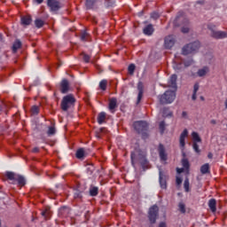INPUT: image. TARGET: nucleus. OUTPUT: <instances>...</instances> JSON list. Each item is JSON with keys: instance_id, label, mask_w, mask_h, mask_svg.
<instances>
[{"instance_id": "nucleus-60", "label": "nucleus", "mask_w": 227, "mask_h": 227, "mask_svg": "<svg viewBox=\"0 0 227 227\" xmlns=\"http://www.w3.org/2000/svg\"><path fill=\"white\" fill-rule=\"evenodd\" d=\"M210 123L213 124V125H215L216 124V121L215 120H211Z\"/></svg>"}, {"instance_id": "nucleus-53", "label": "nucleus", "mask_w": 227, "mask_h": 227, "mask_svg": "<svg viewBox=\"0 0 227 227\" xmlns=\"http://www.w3.org/2000/svg\"><path fill=\"white\" fill-rule=\"evenodd\" d=\"M177 174H182L185 171V168H176Z\"/></svg>"}, {"instance_id": "nucleus-41", "label": "nucleus", "mask_w": 227, "mask_h": 227, "mask_svg": "<svg viewBox=\"0 0 227 227\" xmlns=\"http://www.w3.org/2000/svg\"><path fill=\"white\" fill-rule=\"evenodd\" d=\"M88 37H89V34L87 31H83L82 34H81V40L82 42H87L88 41Z\"/></svg>"}, {"instance_id": "nucleus-44", "label": "nucleus", "mask_w": 227, "mask_h": 227, "mask_svg": "<svg viewBox=\"0 0 227 227\" xmlns=\"http://www.w3.org/2000/svg\"><path fill=\"white\" fill-rule=\"evenodd\" d=\"M192 149H193L194 153H200V149L199 147L198 143H196V142L192 143Z\"/></svg>"}, {"instance_id": "nucleus-6", "label": "nucleus", "mask_w": 227, "mask_h": 227, "mask_svg": "<svg viewBox=\"0 0 227 227\" xmlns=\"http://www.w3.org/2000/svg\"><path fill=\"white\" fill-rule=\"evenodd\" d=\"M207 29L210 30V35L212 38L220 40L227 38V32L224 31H215V26L209 24L207 25Z\"/></svg>"}, {"instance_id": "nucleus-59", "label": "nucleus", "mask_w": 227, "mask_h": 227, "mask_svg": "<svg viewBox=\"0 0 227 227\" xmlns=\"http://www.w3.org/2000/svg\"><path fill=\"white\" fill-rule=\"evenodd\" d=\"M207 158H208V159H212V158H213V153H209L207 154Z\"/></svg>"}, {"instance_id": "nucleus-42", "label": "nucleus", "mask_w": 227, "mask_h": 227, "mask_svg": "<svg viewBox=\"0 0 227 227\" xmlns=\"http://www.w3.org/2000/svg\"><path fill=\"white\" fill-rule=\"evenodd\" d=\"M136 66L134 64H129V67H128V73H129L130 75H133Z\"/></svg>"}, {"instance_id": "nucleus-4", "label": "nucleus", "mask_w": 227, "mask_h": 227, "mask_svg": "<svg viewBox=\"0 0 227 227\" xmlns=\"http://www.w3.org/2000/svg\"><path fill=\"white\" fill-rule=\"evenodd\" d=\"M76 99L73 94H68L63 97L61 101V110L63 112H67L70 108L74 107L75 105Z\"/></svg>"}, {"instance_id": "nucleus-22", "label": "nucleus", "mask_w": 227, "mask_h": 227, "mask_svg": "<svg viewBox=\"0 0 227 227\" xmlns=\"http://www.w3.org/2000/svg\"><path fill=\"white\" fill-rule=\"evenodd\" d=\"M200 90V84L198 82L194 83L193 85V90L192 95V100L195 101L197 99V92Z\"/></svg>"}, {"instance_id": "nucleus-11", "label": "nucleus", "mask_w": 227, "mask_h": 227, "mask_svg": "<svg viewBox=\"0 0 227 227\" xmlns=\"http://www.w3.org/2000/svg\"><path fill=\"white\" fill-rule=\"evenodd\" d=\"M158 153H160V160H161V161L168 160V153H166V149L162 144L158 145Z\"/></svg>"}, {"instance_id": "nucleus-40", "label": "nucleus", "mask_w": 227, "mask_h": 227, "mask_svg": "<svg viewBox=\"0 0 227 227\" xmlns=\"http://www.w3.org/2000/svg\"><path fill=\"white\" fill-rule=\"evenodd\" d=\"M94 170H95L94 165L89 164V165L87 166V174L92 175V174L94 173Z\"/></svg>"}, {"instance_id": "nucleus-61", "label": "nucleus", "mask_w": 227, "mask_h": 227, "mask_svg": "<svg viewBox=\"0 0 227 227\" xmlns=\"http://www.w3.org/2000/svg\"><path fill=\"white\" fill-rule=\"evenodd\" d=\"M224 106H225V109H227V98L224 101Z\"/></svg>"}, {"instance_id": "nucleus-51", "label": "nucleus", "mask_w": 227, "mask_h": 227, "mask_svg": "<svg viewBox=\"0 0 227 227\" xmlns=\"http://www.w3.org/2000/svg\"><path fill=\"white\" fill-rule=\"evenodd\" d=\"M48 215H49V209L48 208H46L45 210L42 211V215L43 217L47 218Z\"/></svg>"}, {"instance_id": "nucleus-54", "label": "nucleus", "mask_w": 227, "mask_h": 227, "mask_svg": "<svg viewBox=\"0 0 227 227\" xmlns=\"http://www.w3.org/2000/svg\"><path fill=\"white\" fill-rule=\"evenodd\" d=\"M158 227H168L166 222H160V224H158Z\"/></svg>"}, {"instance_id": "nucleus-3", "label": "nucleus", "mask_w": 227, "mask_h": 227, "mask_svg": "<svg viewBox=\"0 0 227 227\" xmlns=\"http://www.w3.org/2000/svg\"><path fill=\"white\" fill-rule=\"evenodd\" d=\"M176 98V90H167L165 93L158 96V100L161 105L172 104Z\"/></svg>"}, {"instance_id": "nucleus-28", "label": "nucleus", "mask_w": 227, "mask_h": 227, "mask_svg": "<svg viewBox=\"0 0 227 227\" xmlns=\"http://www.w3.org/2000/svg\"><path fill=\"white\" fill-rule=\"evenodd\" d=\"M56 132H57V129L55 128V124H53L52 126H50L48 128L47 135L49 137H51L55 136Z\"/></svg>"}, {"instance_id": "nucleus-32", "label": "nucleus", "mask_w": 227, "mask_h": 227, "mask_svg": "<svg viewBox=\"0 0 227 227\" xmlns=\"http://www.w3.org/2000/svg\"><path fill=\"white\" fill-rule=\"evenodd\" d=\"M90 194L91 197H96L98 195V186H91L90 190Z\"/></svg>"}, {"instance_id": "nucleus-50", "label": "nucleus", "mask_w": 227, "mask_h": 227, "mask_svg": "<svg viewBox=\"0 0 227 227\" xmlns=\"http://www.w3.org/2000/svg\"><path fill=\"white\" fill-rule=\"evenodd\" d=\"M182 183H183L182 177H179V176L176 177V184H177V185H181Z\"/></svg>"}, {"instance_id": "nucleus-43", "label": "nucleus", "mask_w": 227, "mask_h": 227, "mask_svg": "<svg viewBox=\"0 0 227 227\" xmlns=\"http://www.w3.org/2000/svg\"><path fill=\"white\" fill-rule=\"evenodd\" d=\"M179 212H181V214H185L186 212L185 205L184 202H179Z\"/></svg>"}, {"instance_id": "nucleus-12", "label": "nucleus", "mask_w": 227, "mask_h": 227, "mask_svg": "<svg viewBox=\"0 0 227 227\" xmlns=\"http://www.w3.org/2000/svg\"><path fill=\"white\" fill-rule=\"evenodd\" d=\"M116 108H118V101L116 98H112L109 99L108 109L112 114H115Z\"/></svg>"}, {"instance_id": "nucleus-20", "label": "nucleus", "mask_w": 227, "mask_h": 227, "mask_svg": "<svg viewBox=\"0 0 227 227\" xmlns=\"http://www.w3.org/2000/svg\"><path fill=\"white\" fill-rule=\"evenodd\" d=\"M83 192H84V191L83 190H81V189H79V188H76L75 190H74V198L75 199V200H82V197H83Z\"/></svg>"}, {"instance_id": "nucleus-64", "label": "nucleus", "mask_w": 227, "mask_h": 227, "mask_svg": "<svg viewBox=\"0 0 227 227\" xmlns=\"http://www.w3.org/2000/svg\"><path fill=\"white\" fill-rule=\"evenodd\" d=\"M3 40V35H2V34H0V41H2Z\"/></svg>"}, {"instance_id": "nucleus-19", "label": "nucleus", "mask_w": 227, "mask_h": 227, "mask_svg": "<svg viewBox=\"0 0 227 227\" xmlns=\"http://www.w3.org/2000/svg\"><path fill=\"white\" fill-rule=\"evenodd\" d=\"M181 165H183L184 171L189 172L191 168V163L187 158H183V160H181Z\"/></svg>"}, {"instance_id": "nucleus-58", "label": "nucleus", "mask_w": 227, "mask_h": 227, "mask_svg": "<svg viewBox=\"0 0 227 227\" xmlns=\"http://www.w3.org/2000/svg\"><path fill=\"white\" fill-rule=\"evenodd\" d=\"M65 210H67V207H62L60 208V213L62 214Z\"/></svg>"}, {"instance_id": "nucleus-15", "label": "nucleus", "mask_w": 227, "mask_h": 227, "mask_svg": "<svg viewBox=\"0 0 227 227\" xmlns=\"http://www.w3.org/2000/svg\"><path fill=\"white\" fill-rule=\"evenodd\" d=\"M155 29L153 26V24H149L145 26L143 29V33L145 36H152L154 33Z\"/></svg>"}, {"instance_id": "nucleus-23", "label": "nucleus", "mask_w": 227, "mask_h": 227, "mask_svg": "<svg viewBox=\"0 0 227 227\" xmlns=\"http://www.w3.org/2000/svg\"><path fill=\"white\" fill-rule=\"evenodd\" d=\"M31 22H32L31 16H23L21 18V24L25 27L29 26Z\"/></svg>"}, {"instance_id": "nucleus-45", "label": "nucleus", "mask_w": 227, "mask_h": 227, "mask_svg": "<svg viewBox=\"0 0 227 227\" xmlns=\"http://www.w3.org/2000/svg\"><path fill=\"white\" fill-rule=\"evenodd\" d=\"M181 15H182V12H179V14H177V16H176V20H174V25L176 26L177 22H179L183 20V17Z\"/></svg>"}, {"instance_id": "nucleus-8", "label": "nucleus", "mask_w": 227, "mask_h": 227, "mask_svg": "<svg viewBox=\"0 0 227 227\" xmlns=\"http://www.w3.org/2000/svg\"><path fill=\"white\" fill-rule=\"evenodd\" d=\"M70 91V82L67 79L64 78L60 82V92L62 94H67Z\"/></svg>"}, {"instance_id": "nucleus-29", "label": "nucleus", "mask_w": 227, "mask_h": 227, "mask_svg": "<svg viewBox=\"0 0 227 227\" xmlns=\"http://www.w3.org/2000/svg\"><path fill=\"white\" fill-rule=\"evenodd\" d=\"M15 182H18L19 185L21 186V187L25 186V184H26L25 177L22 176H20V175L17 176V177L15 179Z\"/></svg>"}, {"instance_id": "nucleus-9", "label": "nucleus", "mask_w": 227, "mask_h": 227, "mask_svg": "<svg viewBox=\"0 0 227 227\" xmlns=\"http://www.w3.org/2000/svg\"><path fill=\"white\" fill-rule=\"evenodd\" d=\"M176 43V39L174 35H168L165 38L164 46L167 50H171L175 43Z\"/></svg>"}, {"instance_id": "nucleus-17", "label": "nucleus", "mask_w": 227, "mask_h": 227, "mask_svg": "<svg viewBox=\"0 0 227 227\" xmlns=\"http://www.w3.org/2000/svg\"><path fill=\"white\" fill-rule=\"evenodd\" d=\"M207 206L212 213L216 212V200L215 199H210L207 202Z\"/></svg>"}, {"instance_id": "nucleus-14", "label": "nucleus", "mask_w": 227, "mask_h": 227, "mask_svg": "<svg viewBox=\"0 0 227 227\" xmlns=\"http://www.w3.org/2000/svg\"><path fill=\"white\" fill-rule=\"evenodd\" d=\"M177 75L176 74L170 75V79H168V88H172L175 90H177Z\"/></svg>"}, {"instance_id": "nucleus-16", "label": "nucleus", "mask_w": 227, "mask_h": 227, "mask_svg": "<svg viewBox=\"0 0 227 227\" xmlns=\"http://www.w3.org/2000/svg\"><path fill=\"white\" fill-rule=\"evenodd\" d=\"M160 186L161 189H167V178L161 170H160Z\"/></svg>"}, {"instance_id": "nucleus-26", "label": "nucleus", "mask_w": 227, "mask_h": 227, "mask_svg": "<svg viewBox=\"0 0 227 227\" xmlns=\"http://www.w3.org/2000/svg\"><path fill=\"white\" fill-rule=\"evenodd\" d=\"M148 160L146 159V157L142 156V158H140V166H142V168L144 170H145L148 168Z\"/></svg>"}, {"instance_id": "nucleus-24", "label": "nucleus", "mask_w": 227, "mask_h": 227, "mask_svg": "<svg viewBox=\"0 0 227 227\" xmlns=\"http://www.w3.org/2000/svg\"><path fill=\"white\" fill-rule=\"evenodd\" d=\"M106 119V112H101L99 113L98 116V122L99 125H102L105 123V121Z\"/></svg>"}, {"instance_id": "nucleus-27", "label": "nucleus", "mask_w": 227, "mask_h": 227, "mask_svg": "<svg viewBox=\"0 0 227 227\" xmlns=\"http://www.w3.org/2000/svg\"><path fill=\"white\" fill-rule=\"evenodd\" d=\"M22 46V43L20 40H16L13 43V46H12V52L13 53H16L18 51V50H20Z\"/></svg>"}, {"instance_id": "nucleus-30", "label": "nucleus", "mask_w": 227, "mask_h": 227, "mask_svg": "<svg viewBox=\"0 0 227 227\" xmlns=\"http://www.w3.org/2000/svg\"><path fill=\"white\" fill-rule=\"evenodd\" d=\"M184 68H185V66H184V63H175L174 64V70H176V72H177V73L183 71Z\"/></svg>"}, {"instance_id": "nucleus-34", "label": "nucleus", "mask_w": 227, "mask_h": 227, "mask_svg": "<svg viewBox=\"0 0 227 227\" xmlns=\"http://www.w3.org/2000/svg\"><path fill=\"white\" fill-rule=\"evenodd\" d=\"M6 177L11 180V181H16L17 176L15 175L14 172L12 171H7L6 172Z\"/></svg>"}, {"instance_id": "nucleus-52", "label": "nucleus", "mask_w": 227, "mask_h": 227, "mask_svg": "<svg viewBox=\"0 0 227 227\" xmlns=\"http://www.w3.org/2000/svg\"><path fill=\"white\" fill-rule=\"evenodd\" d=\"M181 32L183 34H188L189 33V27H183V28H181Z\"/></svg>"}, {"instance_id": "nucleus-49", "label": "nucleus", "mask_w": 227, "mask_h": 227, "mask_svg": "<svg viewBox=\"0 0 227 227\" xmlns=\"http://www.w3.org/2000/svg\"><path fill=\"white\" fill-rule=\"evenodd\" d=\"M159 18H160V14H159L158 12H153V13L151 14V19H153V20H159Z\"/></svg>"}, {"instance_id": "nucleus-56", "label": "nucleus", "mask_w": 227, "mask_h": 227, "mask_svg": "<svg viewBox=\"0 0 227 227\" xmlns=\"http://www.w3.org/2000/svg\"><path fill=\"white\" fill-rule=\"evenodd\" d=\"M182 116H183V118L187 119V116H188L187 112L183 111Z\"/></svg>"}, {"instance_id": "nucleus-62", "label": "nucleus", "mask_w": 227, "mask_h": 227, "mask_svg": "<svg viewBox=\"0 0 227 227\" xmlns=\"http://www.w3.org/2000/svg\"><path fill=\"white\" fill-rule=\"evenodd\" d=\"M200 99L201 101H205V98H204L203 96H200Z\"/></svg>"}, {"instance_id": "nucleus-18", "label": "nucleus", "mask_w": 227, "mask_h": 227, "mask_svg": "<svg viewBox=\"0 0 227 227\" xmlns=\"http://www.w3.org/2000/svg\"><path fill=\"white\" fill-rule=\"evenodd\" d=\"M207 73H209V67H203L202 68H200L197 71V75L199 77H204V76L207 75Z\"/></svg>"}, {"instance_id": "nucleus-25", "label": "nucleus", "mask_w": 227, "mask_h": 227, "mask_svg": "<svg viewBox=\"0 0 227 227\" xmlns=\"http://www.w3.org/2000/svg\"><path fill=\"white\" fill-rule=\"evenodd\" d=\"M192 138L193 140V143H201L202 139L200 137L199 133L196 131L192 132Z\"/></svg>"}, {"instance_id": "nucleus-37", "label": "nucleus", "mask_w": 227, "mask_h": 227, "mask_svg": "<svg viewBox=\"0 0 227 227\" xmlns=\"http://www.w3.org/2000/svg\"><path fill=\"white\" fill-rule=\"evenodd\" d=\"M184 192H191V189H190V181H189V178H188V177H186V178L184 179Z\"/></svg>"}, {"instance_id": "nucleus-5", "label": "nucleus", "mask_w": 227, "mask_h": 227, "mask_svg": "<svg viewBox=\"0 0 227 227\" xmlns=\"http://www.w3.org/2000/svg\"><path fill=\"white\" fill-rule=\"evenodd\" d=\"M160 208L158 205L154 204L149 207L147 211V219H149V223L155 224L159 218Z\"/></svg>"}, {"instance_id": "nucleus-36", "label": "nucleus", "mask_w": 227, "mask_h": 227, "mask_svg": "<svg viewBox=\"0 0 227 227\" xmlns=\"http://www.w3.org/2000/svg\"><path fill=\"white\" fill-rule=\"evenodd\" d=\"M35 27L40 29L44 26V21L41 19H36L35 21Z\"/></svg>"}, {"instance_id": "nucleus-55", "label": "nucleus", "mask_w": 227, "mask_h": 227, "mask_svg": "<svg viewBox=\"0 0 227 227\" xmlns=\"http://www.w3.org/2000/svg\"><path fill=\"white\" fill-rule=\"evenodd\" d=\"M32 152L34 153H38L40 152V149H39V147H35V148L32 149Z\"/></svg>"}, {"instance_id": "nucleus-47", "label": "nucleus", "mask_w": 227, "mask_h": 227, "mask_svg": "<svg viewBox=\"0 0 227 227\" xmlns=\"http://www.w3.org/2000/svg\"><path fill=\"white\" fill-rule=\"evenodd\" d=\"M193 64V59H190L184 62V67H190Z\"/></svg>"}, {"instance_id": "nucleus-39", "label": "nucleus", "mask_w": 227, "mask_h": 227, "mask_svg": "<svg viewBox=\"0 0 227 227\" xmlns=\"http://www.w3.org/2000/svg\"><path fill=\"white\" fill-rule=\"evenodd\" d=\"M166 130V122L164 121H160V133L164 134Z\"/></svg>"}, {"instance_id": "nucleus-10", "label": "nucleus", "mask_w": 227, "mask_h": 227, "mask_svg": "<svg viewBox=\"0 0 227 227\" xmlns=\"http://www.w3.org/2000/svg\"><path fill=\"white\" fill-rule=\"evenodd\" d=\"M188 129H184L183 132H181V135L179 136V147H181V150H184L185 148V138L188 137Z\"/></svg>"}, {"instance_id": "nucleus-1", "label": "nucleus", "mask_w": 227, "mask_h": 227, "mask_svg": "<svg viewBox=\"0 0 227 227\" xmlns=\"http://www.w3.org/2000/svg\"><path fill=\"white\" fill-rule=\"evenodd\" d=\"M133 129H135V131H137V133L142 135V139L145 140L148 138L149 125H148L147 121H137L133 122Z\"/></svg>"}, {"instance_id": "nucleus-21", "label": "nucleus", "mask_w": 227, "mask_h": 227, "mask_svg": "<svg viewBox=\"0 0 227 227\" xmlns=\"http://www.w3.org/2000/svg\"><path fill=\"white\" fill-rule=\"evenodd\" d=\"M200 173L202 175H206V174H208L210 172V166H209V163H205L203 165H201L200 167Z\"/></svg>"}, {"instance_id": "nucleus-38", "label": "nucleus", "mask_w": 227, "mask_h": 227, "mask_svg": "<svg viewBox=\"0 0 227 227\" xmlns=\"http://www.w3.org/2000/svg\"><path fill=\"white\" fill-rule=\"evenodd\" d=\"M31 113L33 115H38L40 113V108L38 106H33L31 108Z\"/></svg>"}, {"instance_id": "nucleus-2", "label": "nucleus", "mask_w": 227, "mask_h": 227, "mask_svg": "<svg viewBox=\"0 0 227 227\" xmlns=\"http://www.w3.org/2000/svg\"><path fill=\"white\" fill-rule=\"evenodd\" d=\"M200 48V41H194L192 43H190L183 47V50L181 51V54L183 56H188L191 54H195L199 51Z\"/></svg>"}, {"instance_id": "nucleus-35", "label": "nucleus", "mask_w": 227, "mask_h": 227, "mask_svg": "<svg viewBox=\"0 0 227 227\" xmlns=\"http://www.w3.org/2000/svg\"><path fill=\"white\" fill-rule=\"evenodd\" d=\"M99 88L101 90L106 91L107 88V80L104 79L99 82Z\"/></svg>"}, {"instance_id": "nucleus-7", "label": "nucleus", "mask_w": 227, "mask_h": 227, "mask_svg": "<svg viewBox=\"0 0 227 227\" xmlns=\"http://www.w3.org/2000/svg\"><path fill=\"white\" fill-rule=\"evenodd\" d=\"M47 6L50 8L51 12H57L62 8L59 0H47Z\"/></svg>"}, {"instance_id": "nucleus-57", "label": "nucleus", "mask_w": 227, "mask_h": 227, "mask_svg": "<svg viewBox=\"0 0 227 227\" xmlns=\"http://www.w3.org/2000/svg\"><path fill=\"white\" fill-rule=\"evenodd\" d=\"M37 4H42L43 0H35Z\"/></svg>"}, {"instance_id": "nucleus-46", "label": "nucleus", "mask_w": 227, "mask_h": 227, "mask_svg": "<svg viewBox=\"0 0 227 227\" xmlns=\"http://www.w3.org/2000/svg\"><path fill=\"white\" fill-rule=\"evenodd\" d=\"M82 59L84 60L85 63H90V56L86 54V53H82Z\"/></svg>"}, {"instance_id": "nucleus-48", "label": "nucleus", "mask_w": 227, "mask_h": 227, "mask_svg": "<svg viewBox=\"0 0 227 227\" xmlns=\"http://www.w3.org/2000/svg\"><path fill=\"white\" fill-rule=\"evenodd\" d=\"M135 159H136V153L135 152H131V166L133 168H136Z\"/></svg>"}, {"instance_id": "nucleus-31", "label": "nucleus", "mask_w": 227, "mask_h": 227, "mask_svg": "<svg viewBox=\"0 0 227 227\" xmlns=\"http://www.w3.org/2000/svg\"><path fill=\"white\" fill-rule=\"evenodd\" d=\"M85 157V152L83 148H80L77 150L76 152V158L78 160H83V158Z\"/></svg>"}, {"instance_id": "nucleus-33", "label": "nucleus", "mask_w": 227, "mask_h": 227, "mask_svg": "<svg viewBox=\"0 0 227 227\" xmlns=\"http://www.w3.org/2000/svg\"><path fill=\"white\" fill-rule=\"evenodd\" d=\"M97 0H86V7L88 10H92Z\"/></svg>"}, {"instance_id": "nucleus-63", "label": "nucleus", "mask_w": 227, "mask_h": 227, "mask_svg": "<svg viewBox=\"0 0 227 227\" xmlns=\"http://www.w3.org/2000/svg\"><path fill=\"white\" fill-rule=\"evenodd\" d=\"M183 159H186V153H183Z\"/></svg>"}, {"instance_id": "nucleus-13", "label": "nucleus", "mask_w": 227, "mask_h": 227, "mask_svg": "<svg viewBox=\"0 0 227 227\" xmlns=\"http://www.w3.org/2000/svg\"><path fill=\"white\" fill-rule=\"evenodd\" d=\"M137 89H138V96L137 97V105H139L144 95V84L142 82H138Z\"/></svg>"}]
</instances>
